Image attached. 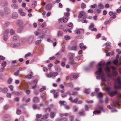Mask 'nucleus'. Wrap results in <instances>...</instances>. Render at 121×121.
I'll use <instances>...</instances> for the list:
<instances>
[{"label": "nucleus", "instance_id": "864d4df0", "mask_svg": "<svg viewBox=\"0 0 121 121\" xmlns=\"http://www.w3.org/2000/svg\"><path fill=\"white\" fill-rule=\"evenodd\" d=\"M45 104L43 103H41L39 105L38 107L39 108V109L41 107H43L44 105Z\"/></svg>", "mask_w": 121, "mask_h": 121}, {"label": "nucleus", "instance_id": "4468645a", "mask_svg": "<svg viewBox=\"0 0 121 121\" xmlns=\"http://www.w3.org/2000/svg\"><path fill=\"white\" fill-rule=\"evenodd\" d=\"M34 38L33 36H32L30 37L28 39V41L29 43H30L32 41Z\"/></svg>", "mask_w": 121, "mask_h": 121}, {"label": "nucleus", "instance_id": "ddd939ff", "mask_svg": "<svg viewBox=\"0 0 121 121\" xmlns=\"http://www.w3.org/2000/svg\"><path fill=\"white\" fill-rule=\"evenodd\" d=\"M12 17L14 18H16L18 17L17 13L16 12H13L12 14Z\"/></svg>", "mask_w": 121, "mask_h": 121}, {"label": "nucleus", "instance_id": "37998d69", "mask_svg": "<svg viewBox=\"0 0 121 121\" xmlns=\"http://www.w3.org/2000/svg\"><path fill=\"white\" fill-rule=\"evenodd\" d=\"M70 39V37L68 35H66L65 36V40H68Z\"/></svg>", "mask_w": 121, "mask_h": 121}, {"label": "nucleus", "instance_id": "603ef678", "mask_svg": "<svg viewBox=\"0 0 121 121\" xmlns=\"http://www.w3.org/2000/svg\"><path fill=\"white\" fill-rule=\"evenodd\" d=\"M75 32L76 34H80V31L79 30H75Z\"/></svg>", "mask_w": 121, "mask_h": 121}, {"label": "nucleus", "instance_id": "c756f323", "mask_svg": "<svg viewBox=\"0 0 121 121\" xmlns=\"http://www.w3.org/2000/svg\"><path fill=\"white\" fill-rule=\"evenodd\" d=\"M66 85L67 86L69 87H73V84L71 83H69L67 84Z\"/></svg>", "mask_w": 121, "mask_h": 121}, {"label": "nucleus", "instance_id": "0eeeda50", "mask_svg": "<svg viewBox=\"0 0 121 121\" xmlns=\"http://www.w3.org/2000/svg\"><path fill=\"white\" fill-rule=\"evenodd\" d=\"M69 48V49L73 50H76L77 49V45L76 44H74L73 46H70Z\"/></svg>", "mask_w": 121, "mask_h": 121}, {"label": "nucleus", "instance_id": "5701e85b", "mask_svg": "<svg viewBox=\"0 0 121 121\" xmlns=\"http://www.w3.org/2000/svg\"><path fill=\"white\" fill-rule=\"evenodd\" d=\"M101 112L99 110H97V111H95L93 112L94 114H99L101 113Z\"/></svg>", "mask_w": 121, "mask_h": 121}, {"label": "nucleus", "instance_id": "052dcab7", "mask_svg": "<svg viewBox=\"0 0 121 121\" xmlns=\"http://www.w3.org/2000/svg\"><path fill=\"white\" fill-rule=\"evenodd\" d=\"M58 96V92H55V93L54 96L55 98H57Z\"/></svg>", "mask_w": 121, "mask_h": 121}, {"label": "nucleus", "instance_id": "2f4dec72", "mask_svg": "<svg viewBox=\"0 0 121 121\" xmlns=\"http://www.w3.org/2000/svg\"><path fill=\"white\" fill-rule=\"evenodd\" d=\"M118 62V61L117 59H116L113 61V63L115 65H117Z\"/></svg>", "mask_w": 121, "mask_h": 121}, {"label": "nucleus", "instance_id": "0e129e2a", "mask_svg": "<svg viewBox=\"0 0 121 121\" xmlns=\"http://www.w3.org/2000/svg\"><path fill=\"white\" fill-rule=\"evenodd\" d=\"M94 27V25L93 24H92L89 27V29L90 30L92 29Z\"/></svg>", "mask_w": 121, "mask_h": 121}, {"label": "nucleus", "instance_id": "423d86ee", "mask_svg": "<svg viewBox=\"0 0 121 121\" xmlns=\"http://www.w3.org/2000/svg\"><path fill=\"white\" fill-rule=\"evenodd\" d=\"M117 92L116 91H111L108 93V94L111 97H112L117 94Z\"/></svg>", "mask_w": 121, "mask_h": 121}, {"label": "nucleus", "instance_id": "20e7f679", "mask_svg": "<svg viewBox=\"0 0 121 121\" xmlns=\"http://www.w3.org/2000/svg\"><path fill=\"white\" fill-rule=\"evenodd\" d=\"M69 63L73 66L75 65V63L74 61L72 56H70L69 59Z\"/></svg>", "mask_w": 121, "mask_h": 121}, {"label": "nucleus", "instance_id": "a878e982", "mask_svg": "<svg viewBox=\"0 0 121 121\" xmlns=\"http://www.w3.org/2000/svg\"><path fill=\"white\" fill-rule=\"evenodd\" d=\"M59 103L61 105H65L66 104V103L64 101H60Z\"/></svg>", "mask_w": 121, "mask_h": 121}, {"label": "nucleus", "instance_id": "bb28decb", "mask_svg": "<svg viewBox=\"0 0 121 121\" xmlns=\"http://www.w3.org/2000/svg\"><path fill=\"white\" fill-rule=\"evenodd\" d=\"M117 14V13L116 12H115V13H114V14L112 15L113 16L110 18V19H113L115 18L116 17V15Z\"/></svg>", "mask_w": 121, "mask_h": 121}, {"label": "nucleus", "instance_id": "680f3d73", "mask_svg": "<svg viewBox=\"0 0 121 121\" xmlns=\"http://www.w3.org/2000/svg\"><path fill=\"white\" fill-rule=\"evenodd\" d=\"M111 20H108L107 21L104 22V24L105 25L107 24L109 22H111Z\"/></svg>", "mask_w": 121, "mask_h": 121}, {"label": "nucleus", "instance_id": "09e8293b", "mask_svg": "<svg viewBox=\"0 0 121 121\" xmlns=\"http://www.w3.org/2000/svg\"><path fill=\"white\" fill-rule=\"evenodd\" d=\"M78 76V74L74 73L73 75V77L75 79H76L77 78Z\"/></svg>", "mask_w": 121, "mask_h": 121}, {"label": "nucleus", "instance_id": "473e14b6", "mask_svg": "<svg viewBox=\"0 0 121 121\" xmlns=\"http://www.w3.org/2000/svg\"><path fill=\"white\" fill-rule=\"evenodd\" d=\"M105 70L107 72H109L110 71V68L108 66L106 67L105 68Z\"/></svg>", "mask_w": 121, "mask_h": 121}, {"label": "nucleus", "instance_id": "a19ab883", "mask_svg": "<svg viewBox=\"0 0 121 121\" xmlns=\"http://www.w3.org/2000/svg\"><path fill=\"white\" fill-rule=\"evenodd\" d=\"M46 89L45 87H43L41 88L39 90V91L40 92H41L43 91H44V90H45Z\"/></svg>", "mask_w": 121, "mask_h": 121}, {"label": "nucleus", "instance_id": "39448f33", "mask_svg": "<svg viewBox=\"0 0 121 121\" xmlns=\"http://www.w3.org/2000/svg\"><path fill=\"white\" fill-rule=\"evenodd\" d=\"M10 45L11 47L15 48L19 46L20 45V44L17 43H11L10 44Z\"/></svg>", "mask_w": 121, "mask_h": 121}, {"label": "nucleus", "instance_id": "1a4fd4ad", "mask_svg": "<svg viewBox=\"0 0 121 121\" xmlns=\"http://www.w3.org/2000/svg\"><path fill=\"white\" fill-rule=\"evenodd\" d=\"M19 39V36L17 35H15L13 37V41H16Z\"/></svg>", "mask_w": 121, "mask_h": 121}, {"label": "nucleus", "instance_id": "b1692460", "mask_svg": "<svg viewBox=\"0 0 121 121\" xmlns=\"http://www.w3.org/2000/svg\"><path fill=\"white\" fill-rule=\"evenodd\" d=\"M63 35L62 32L60 31H59L58 32V36L59 37H60L62 36Z\"/></svg>", "mask_w": 121, "mask_h": 121}, {"label": "nucleus", "instance_id": "c03bdc74", "mask_svg": "<svg viewBox=\"0 0 121 121\" xmlns=\"http://www.w3.org/2000/svg\"><path fill=\"white\" fill-rule=\"evenodd\" d=\"M52 77H55L57 75L58 73L57 72H54L52 73Z\"/></svg>", "mask_w": 121, "mask_h": 121}, {"label": "nucleus", "instance_id": "6e6d98bb", "mask_svg": "<svg viewBox=\"0 0 121 121\" xmlns=\"http://www.w3.org/2000/svg\"><path fill=\"white\" fill-rule=\"evenodd\" d=\"M25 39H21L19 40V43L20 44H22L24 42Z\"/></svg>", "mask_w": 121, "mask_h": 121}, {"label": "nucleus", "instance_id": "5fc2aeb1", "mask_svg": "<svg viewBox=\"0 0 121 121\" xmlns=\"http://www.w3.org/2000/svg\"><path fill=\"white\" fill-rule=\"evenodd\" d=\"M11 94L10 93H8L7 94V97L8 98H10L11 97Z\"/></svg>", "mask_w": 121, "mask_h": 121}, {"label": "nucleus", "instance_id": "f704fd0d", "mask_svg": "<svg viewBox=\"0 0 121 121\" xmlns=\"http://www.w3.org/2000/svg\"><path fill=\"white\" fill-rule=\"evenodd\" d=\"M90 90L89 89H88L85 90V93L87 94H88L90 92Z\"/></svg>", "mask_w": 121, "mask_h": 121}, {"label": "nucleus", "instance_id": "7ed1b4c3", "mask_svg": "<svg viewBox=\"0 0 121 121\" xmlns=\"http://www.w3.org/2000/svg\"><path fill=\"white\" fill-rule=\"evenodd\" d=\"M9 32V30H5L4 33V36L3 37L4 40L5 41L7 40L8 39V35Z\"/></svg>", "mask_w": 121, "mask_h": 121}, {"label": "nucleus", "instance_id": "4d7b16f0", "mask_svg": "<svg viewBox=\"0 0 121 121\" xmlns=\"http://www.w3.org/2000/svg\"><path fill=\"white\" fill-rule=\"evenodd\" d=\"M74 117L73 115H71L70 116L69 118L70 121H73Z\"/></svg>", "mask_w": 121, "mask_h": 121}, {"label": "nucleus", "instance_id": "c85d7f7f", "mask_svg": "<svg viewBox=\"0 0 121 121\" xmlns=\"http://www.w3.org/2000/svg\"><path fill=\"white\" fill-rule=\"evenodd\" d=\"M112 74L113 76H116L117 74V72L116 71H112Z\"/></svg>", "mask_w": 121, "mask_h": 121}, {"label": "nucleus", "instance_id": "4be33fe9", "mask_svg": "<svg viewBox=\"0 0 121 121\" xmlns=\"http://www.w3.org/2000/svg\"><path fill=\"white\" fill-rule=\"evenodd\" d=\"M85 114L84 111H82V112H79L78 113V115L79 116H81L82 115H83Z\"/></svg>", "mask_w": 121, "mask_h": 121}, {"label": "nucleus", "instance_id": "a211bd4d", "mask_svg": "<svg viewBox=\"0 0 121 121\" xmlns=\"http://www.w3.org/2000/svg\"><path fill=\"white\" fill-rule=\"evenodd\" d=\"M84 12L83 11L81 12L79 15L78 17L79 18H81L84 14Z\"/></svg>", "mask_w": 121, "mask_h": 121}, {"label": "nucleus", "instance_id": "7c9ffc66", "mask_svg": "<svg viewBox=\"0 0 121 121\" xmlns=\"http://www.w3.org/2000/svg\"><path fill=\"white\" fill-rule=\"evenodd\" d=\"M98 109H99L100 110L102 111L103 112H104V110L103 107L102 106H99L98 107Z\"/></svg>", "mask_w": 121, "mask_h": 121}, {"label": "nucleus", "instance_id": "3c124183", "mask_svg": "<svg viewBox=\"0 0 121 121\" xmlns=\"http://www.w3.org/2000/svg\"><path fill=\"white\" fill-rule=\"evenodd\" d=\"M10 33L11 35H13L15 33V31L13 29H11L10 31Z\"/></svg>", "mask_w": 121, "mask_h": 121}, {"label": "nucleus", "instance_id": "393cba45", "mask_svg": "<svg viewBox=\"0 0 121 121\" xmlns=\"http://www.w3.org/2000/svg\"><path fill=\"white\" fill-rule=\"evenodd\" d=\"M68 93L70 95H76L78 94V93L76 92H73L71 94L69 92Z\"/></svg>", "mask_w": 121, "mask_h": 121}, {"label": "nucleus", "instance_id": "bf43d9fd", "mask_svg": "<svg viewBox=\"0 0 121 121\" xmlns=\"http://www.w3.org/2000/svg\"><path fill=\"white\" fill-rule=\"evenodd\" d=\"M6 62L4 61L2 62V65L3 67H5L6 65Z\"/></svg>", "mask_w": 121, "mask_h": 121}, {"label": "nucleus", "instance_id": "4c0bfd02", "mask_svg": "<svg viewBox=\"0 0 121 121\" xmlns=\"http://www.w3.org/2000/svg\"><path fill=\"white\" fill-rule=\"evenodd\" d=\"M52 73H48L47 74V76L48 78H50L52 77Z\"/></svg>", "mask_w": 121, "mask_h": 121}, {"label": "nucleus", "instance_id": "49530a36", "mask_svg": "<svg viewBox=\"0 0 121 121\" xmlns=\"http://www.w3.org/2000/svg\"><path fill=\"white\" fill-rule=\"evenodd\" d=\"M95 62L93 61L91 62L90 63L89 66L91 68L93 67V65H94V63Z\"/></svg>", "mask_w": 121, "mask_h": 121}, {"label": "nucleus", "instance_id": "aec40b11", "mask_svg": "<svg viewBox=\"0 0 121 121\" xmlns=\"http://www.w3.org/2000/svg\"><path fill=\"white\" fill-rule=\"evenodd\" d=\"M56 113L55 112H52L50 113L51 117L52 118H53L55 116Z\"/></svg>", "mask_w": 121, "mask_h": 121}, {"label": "nucleus", "instance_id": "9b49d317", "mask_svg": "<svg viewBox=\"0 0 121 121\" xmlns=\"http://www.w3.org/2000/svg\"><path fill=\"white\" fill-rule=\"evenodd\" d=\"M103 97V95L101 92H99L97 95V97L99 98H101Z\"/></svg>", "mask_w": 121, "mask_h": 121}, {"label": "nucleus", "instance_id": "f257e3e1", "mask_svg": "<svg viewBox=\"0 0 121 121\" xmlns=\"http://www.w3.org/2000/svg\"><path fill=\"white\" fill-rule=\"evenodd\" d=\"M114 87L115 89L121 88V82L120 81V78L118 77L114 83Z\"/></svg>", "mask_w": 121, "mask_h": 121}, {"label": "nucleus", "instance_id": "338daca9", "mask_svg": "<svg viewBox=\"0 0 121 121\" xmlns=\"http://www.w3.org/2000/svg\"><path fill=\"white\" fill-rule=\"evenodd\" d=\"M41 97L43 98V100H45L46 99L45 95L44 94L41 95Z\"/></svg>", "mask_w": 121, "mask_h": 121}, {"label": "nucleus", "instance_id": "8fccbe9b", "mask_svg": "<svg viewBox=\"0 0 121 121\" xmlns=\"http://www.w3.org/2000/svg\"><path fill=\"white\" fill-rule=\"evenodd\" d=\"M33 107L34 109H39V108L38 106H37L35 104H33Z\"/></svg>", "mask_w": 121, "mask_h": 121}, {"label": "nucleus", "instance_id": "69168bd1", "mask_svg": "<svg viewBox=\"0 0 121 121\" xmlns=\"http://www.w3.org/2000/svg\"><path fill=\"white\" fill-rule=\"evenodd\" d=\"M105 89L107 90V91L108 92V93L110 91H111L110 90V88L109 87H106L105 88Z\"/></svg>", "mask_w": 121, "mask_h": 121}, {"label": "nucleus", "instance_id": "58836bf2", "mask_svg": "<svg viewBox=\"0 0 121 121\" xmlns=\"http://www.w3.org/2000/svg\"><path fill=\"white\" fill-rule=\"evenodd\" d=\"M107 75L109 77H111L113 76L112 74L110 72H108L107 73Z\"/></svg>", "mask_w": 121, "mask_h": 121}, {"label": "nucleus", "instance_id": "13d9d810", "mask_svg": "<svg viewBox=\"0 0 121 121\" xmlns=\"http://www.w3.org/2000/svg\"><path fill=\"white\" fill-rule=\"evenodd\" d=\"M9 88H10L11 91H13V87L12 85H10L9 86Z\"/></svg>", "mask_w": 121, "mask_h": 121}, {"label": "nucleus", "instance_id": "412c9836", "mask_svg": "<svg viewBox=\"0 0 121 121\" xmlns=\"http://www.w3.org/2000/svg\"><path fill=\"white\" fill-rule=\"evenodd\" d=\"M33 77L31 74L27 75L25 76L26 78H28L29 79L32 78Z\"/></svg>", "mask_w": 121, "mask_h": 121}, {"label": "nucleus", "instance_id": "dca6fc26", "mask_svg": "<svg viewBox=\"0 0 121 121\" xmlns=\"http://www.w3.org/2000/svg\"><path fill=\"white\" fill-rule=\"evenodd\" d=\"M37 80H34L33 82H32L34 83H35L36 84H35V85L34 86H32L31 87L32 88L34 89L36 87V84L37 83Z\"/></svg>", "mask_w": 121, "mask_h": 121}, {"label": "nucleus", "instance_id": "72a5a7b5", "mask_svg": "<svg viewBox=\"0 0 121 121\" xmlns=\"http://www.w3.org/2000/svg\"><path fill=\"white\" fill-rule=\"evenodd\" d=\"M51 8V4H48L46 6V8L48 10L50 9Z\"/></svg>", "mask_w": 121, "mask_h": 121}, {"label": "nucleus", "instance_id": "ea45409f", "mask_svg": "<svg viewBox=\"0 0 121 121\" xmlns=\"http://www.w3.org/2000/svg\"><path fill=\"white\" fill-rule=\"evenodd\" d=\"M7 2L6 1L3 2L2 4V5L3 6H6L7 4Z\"/></svg>", "mask_w": 121, "mask_h": 121}, {"label": "nucleus", "instance_id": "f3484780", "mask_svg": "<svg viewBox=\"0 0 121 121\" xmlns=\"http://www.w3.org/2000/svg\"><path fill=\"white\" fill-rule=\"evenodd\" d=\"M84 44L83 43H81L80 44L79 46L80 47L81 49H83L84 48V49H86V46H83Z\"/></svg>", "mask_w": 121, "mask_h": 121}, {"label": "nucleus", "instance_id": "79ce46f5", "mask_svg": "<svg viewBox=\"0 0 121 121\" xmlns=\"http://www.w3.org/2000/svg\"><path fill=\"white\" fill-rule=\"evenodd\" d=\"M10 12V11L9 9H6V10H5V13L6 14H9Z\"/></svg>", "mask_w": 121, "mask_h": 121}, {"label": "nucleus", "instance_id": "cd10ccee", "mask_svg": "<svg viewBox=\"0 0 121 121\" xmlns=\"http://www.w3.org/2000/svg\"><path fill=\"white\" fill-rule=\"evenodd\" d=\"M18 24L19 26H22L23 24V22L21 20H18Z\"/></svg>", "mask_w": 121, "mask_h": 121}, {"label": "nucleus", "instance_id": "9d476101", "mask_svg": "<svg viewBox=\"0 0 121 121\" xmlns=\"http://www.w3.org/2000/svg\"><path fill=\"white\" fill-rule=\"evenodd\" d=\"M23 30V27L22 26L19 27L17 30V32L20 33L22 32Z\"/></svg>", "mask_w": 121, "mask_h": 121}, {"label": "nucleus", "instance_id": "6e6552de", "mask_svg": "<svg viewBox=\"0 0 121 121\" xmlns=\"http://www.w3.org/2000/svg\"><path fill=\"white\" fill-rule=\"evenodd\" d=\"M3 119L5 121H8L10 120V116L8 115H6L4 116Z\"/></svg>", "mask_w": 121, "mask_h": 121}, {"label": "nucleus", "instance_id": "e433bc0d", "mask_svg": "<svg viewBox=\"0 0 121 121\" xmlns=\"http://www.w3.org/2000/svg\"><path fill=\"white\" fill-rule=\"evenodd\" d=\"M95 12L99 13L100 12L101 10L99 9H96L95 10Z\"/></svg>", "mask_w": 121, "mask_h": 121}, {"label": "nucleus", "instance_id": "f8f14e48", "mask_svg": "<svg viewBox=\"0 0 121 121\" xmlns=\"http://www.w3.org/2000/svg\"><path fill=\"white\" fill-rule=\"evenodd\" d=\"M13 9H17L18 8V5L15 4H13L11 5Z\"/></svg>", "mask_w": 121, "mask_h": 121}, {"label": "nucleus", "instance_id": "e2e57ef3", "mask_svg": "<svg viewBox=\"0 0 121 121\" xmlns=\"http://www.w3.org/2000/svg\"><path fill=\"white\" fill-rule=\"evenodd\" d=\"M64 14L65 16L66 17H68L69 16L70 13L69 12H66Z\"/></svg>", "mask_w": 121, "mask_h": 121}, {"label": "nucleus", "instance_id": "774afa93", "mask_svg": "<svg viewBox=\"0 0 121 121\" xmlns=\"http://www.w3.org/2000/svg\"><path fill=\"white\" fill-rule=\"evenodd\" d=\"M99 6L100 7V8L101 9H103L104 7V6L101 4H99Z\"/></svg>", "mask_w": 121, "mask_h": 121}, {"label": "nucleus", "instance_id": "de8ad7c7", "mask_svg": "<svg viewBox=\"0 0 121 121\" xmlns=\"http://www.w3.org/2000/svg\"><path fill=\"white\" fill-rule=\"evenodd\" d=\"M81 7L83 9L85 8L86 7V5L85 4L82 3L81 4Z\"/></svg>", "mask_w": 121, "mask_h": 121}, {"label": "nucleus", "instance_id": "a18cd8bd", "mask_svg": "<svg viewBox=\"0 0 121 121\" xmlns=\"http://www.w3.org/2000/svg\"><path fill=\"white\" fill-rule=\"evenodd\" d=\"M78 98H77L75 99L74 100H73V101H72V102L74 103H77V101H78Z\"/></svg>", "mask_w": 121, "mask_h": 121}, {"label": "nucleus", "instance_id": "c9c22d12", "mask_svg": "<svg viewBox=\"0 0 121 121\" xmlns=\"http://www.w3.org/2000/svg\"><path fill=\"white\" fill-rule=\"evenodd\" d=\"M67 93L63 92L62 93L61 95L63 97H65L67 95Z\"/></svg>", "mask_w": 121, "mask_h": 121}, {"label": "nucleus", "instance_id": "6ab92c4d", "mask_svg": "<svg viewBox=\"0 0 121 121\" xmlns=\"http://www.w3.org/2000/svg\"><path fill=\"white\" fill-rule=\"evenodd\" d=\"M38 98L37 97H35L34 98L33 101L35 102H37L39 101Z\"/></svg>", "mask_w": 121, "mask_h": 121}, {"label": "nucleus", "instance_id": "f03ea898", "mask_svg": "<svg viewBox=\"0 0 121 121\" xmlns=\"http://www.w3.org/2000/svg\"><path fill=\"white\" fill-rule=\"evenodd\" d=\"M104 64L101 63H99L98 64V66L100 67L98 68L96 72V74L97 75L101 74L102 72V68L101 66Z\"/></svg>", "mask_w": 121, "mask_h": 121}, {"label": "nucleus", "instance_id": "2eb2a0df", "mask_svg": "<svg viewBox=\"0 0 121 121\" xmlns=\"http://www.w3.org/2000/svg\"><path fill=\"white\" fill-rule=\"evenodd\" d=\"M120 102H114L113 103V106L115 107H117L120 105Z\"/></svg>", "mask_w": 121, "mask_h": 121}]
</instances>
